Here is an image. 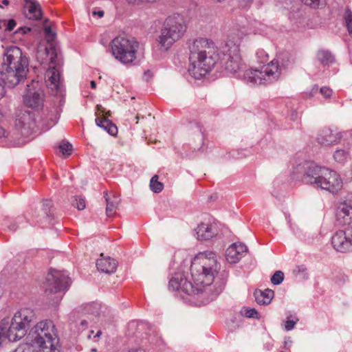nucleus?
Wrapping results in <instances>:
<instances>
[{
	"label": "nucleus",
	"mask_w": 352,
	"mask_h": 352,
	"mask_svg": "<svg viewBox=\"0 0 352 352\" xmlns=\"http://www.w3.org/2000/svg\"><path fill=\"white\" fill-rule=\"evenodd\" d=\"M256 57L257 58L258 62L261 63H264L268 60V54L263 49L257 50V51L256 52Z\"/></svg>",
	"instance_id": "obj_36"
},
{
	"label": "nucleus",
	"mask_w": 352,
	"mask_h": 352,
	"mask_svg": "<svg viewBox=\"0 0 352 352\" xmlns=\"http://www.w3.org/2000/svg\"><path fill=\"white\" fill-rule=\"evenodd\" d=\"M336 219L340 225H350L352 223V206L346 202L340 203L336 209Z\"/></svg>",
	"instance_id": "obj_18"
},
{
	"label": "nucleus",
	"mask_w": 352,
	"mask_h": 352,
	"mask_svg": "<svg viewBox=\"0 0 352 352\" xmlns=\"http://www.w3.org/2000/svg\"><path fill=\"white\" fill-rule=\"evenodd\" d=\"M10 133L1 126H0V139L8 138Z\"/></svg>",
	"instance_id": "obj_47"
},
{
	"label": "nucleus",
	"mask_w": 352,
	"mask_h": 352,
	"mask_svg": "<svg viewBox=\"0 0 352 352\" xmlns=\"http://www.w3.org/2000/svg\"><path fill=\"white\" fill-rule=\"evenodd\" d=\"M71 280L68 274L65 272L51 270L46 278L45 284V294L47 296L54 295L50 297L51 305H54L58 303L62 299L64 293L70 286Z\"/></svg>",
	"instance_id": "obj_11"
},
{
	"label": "nucleus",
	"mask_w": 352,
	"mask_h": 352,
	"mask_svg": "<svg viewBox=\"0 0 352 352\" xmlns=\"http://www.w3.org/2000/svg\"><path fill=\"white\" fill-rule=\"evenodd\" d=\"M54 124H55V122H54L52 124L51 126H52V125H54Z\"/></svg>",
	"instance_id": "obj_59"
},
{
	"label": "nucleus",
	"mask_w": 352,
	"mask_h": 352,
	"mask_svg": "<svg viewBox=\"0 0 352 352\" xmlns=\"http://www.w3.org/2000/svg\"><path fill=\"white\" fill-rule=\"evenodd\" d=\"M245 35V30L232 32L231 37L222 50H219L214 42L206 38H197L189 43V74L195 79L204 78L217 63H219L227 73L236 78H243L245 70L239 49V41Z\"/></svg>",
	"instance_id": "obj_1"
},
{
	"label": "nucleus",
	"mask_w": 352,
	"mask_h": 352,
	"mask_svg": "<svg viewBox=\"0 0 352 352\" xmlns=\"http://www.w3.org/2000/svg\"><path fill=\"white\" fill-rule=\"evenodd\" d=\"M35 318L32 309L24 308L19 310L11 319L6 318L0 322V337H4L10 342L21 339Z\"/></svg>",
	"instance_id": "obj_6"
},
{
	"label": "nucleus",
	"mask_w": 352,
	"mask_h": 352,
	"mask_svg": "<svg viewBox=\"0 0 352 352\" xmlns=\"http://www.w3.org/2000/svg\"><path fill=\"white\" fill-rule=\"evenodd\" d=\"M33 344L39 349V352H60L57 336L47 340H41L40 338L38 341Z\"/></svg>",
	"instance_id": "obj_21"
},
{
	"label": "nucleus",
	"mask_w": 352,
	"mask_h": 352,
	"mask_svg": "<svg viewBox=\"0 0 352 352\" xmlns=\"http://www.w3.org/2000/svg\"><path fill=\"white\" fill-rule=\"evenodd\" d=\"M320 92L324 98H329L332 95V90L327 87H322Z\"/></svg>",
	"instance_id": "obj_41"
},
{
	"label": "nucleus",
	"mask_w": 352,
	"mask_h": 352,
	"mask_svg": "<svg viewBox=\"0 0 352 352\" xmlns=\"http://www.w3.org/2000/svg\"><path fill=\"white\" fill-rule=\"evenodd\" d=\"M217 270L218 264L214 252L200 253L190 266L194 285L187 280L184 273L177 272L170 278L169 288L194 296L197 305H206L214 300L226 285L225 277H218L214 280Z\"/></svg>",
	"instance_id": "obj_2"
},
{
	"label": "nucleus",
	"mask_w": 352,
	"mask_h": 352,
	"mask_svg": "<svg viewBox=\"0 0 352 352\" xmlns=\"http://www.w3.org/2000/svg\"><path fill=\"white\" fill-rule=\"evenodd\" d=\"M104 198L106 200L107 207L106 213L108 217H112L116 212L117 208L120 203V199L118 196L113 193H105Z\"/></svg>",
	"instance_id": "obj_24"
},
{
	"label": "nucleus",
	"mask_w": 352,
	"mask_h": 352,
	"mask_svg": "<svg viewBox=\"0 0 352 352\" xmlns=\"http://www.w3.org/2000/svg\"><path fill=\"white\" fill-rule=\"evenodd\" d=\"M104 11L103 10H94L92 12V15L94 16H97L98 18H102L104 16Z\"/></svg>",
	"instance_id": "obj_48"
},
{
	"label": "nucleus",
	"mask_w": 352,
	"mask_h": 352,
	"mask_svg": "<svg viewBox=\"0 0 352 352\" xmlns=\"http://www.w3.org/2000/svg\"><path fill=\"white\" fill-rule=\"evenodd\" d=\"M289 118L293 121L297 120L298 118V113L295 111H292L289 115Z\"/></svg>",
	"instance_id": "obj_49"
},
{
	"label": "nucleus",
	"mask_w": 352,
	"mask_h": 352,
	"mask_svg": "<svg viewBox=\"0 0 352 352\" xmlns=\"http://www.w3.org/2000/svg\"><path fill=\"white\" fill-rule=\"evenodd\" d=\"M21 220H22V218L19 217V218L14 219V221H12V222H10V224L8 225V229L10 231H13V232L16 230V229L19 227V224L21 223Z\"/></svg>",
	"instance_id": "obj_40"
},
{
	"label": "nucleus",
	"mask_w": 352,
	"mask_h": 352,
	"mask_svg": "<svg viewBox=\"0 0 352 352\" xmlns=\"http://www.w3.org/2000/svg\"><path fill=\"white\" fill-rule=\"evenodd\" d=\"M288 63L274 59L260 69H250L243 74L244 80L252 85H268L277 81L286 69Z\"/></svg>",
	"instance_id": "obj_8"
},
{
	"label": "nucleus",
	"mask_w": 352,
	"mask_h": 352,
	"mask_svg": "<svg viewBox=\"0 0 352 352\" xmlns=\"http://www.w3.org/2000/svg\"><path fill=\"white\" fill-rule=\"evenodd\" d=\"M24 14L29 19H40L42 15L40 5L36 0H25Z\"/></svg>",
	"instance_id": "obj_22"
},
{
	"label": "nucleus",
	"mask_w": 352,
	"mask_h": 352,
	"mask_svg": "<svg viewBox=\"0 0 352 352\" xmlns=\"http://www.w3.org/2000/svg\"><path fill=\"white\" fill-rule=\"evenodd\" d=\"M87 1V3H92L94 1V0H86Z\"/></svg>",
	"instance_id": "obj_57"
},
{
	"label": "nucleus",
	"mask_w": 352,
	"mask_h": 352,
	"mask_svg": "<svg viewBox=\"0 0 352 352\" xmlns=\"http://www.w3.org/2000/svg\"><path fill=\"white\" fill-rule=\"evenodd\" d=\"M32 342H36L41 338V340H47L56 336L54 331V325L52 321H41L38 322L30 331Z\"/></svg>",
	"instance_id": "obj_14"
},
{
	"label": "nucleus",
	"mask_w": 352,
	"mask_h": 352,
	"mask_svg": "<svg viewBox=\"0 0 352 352\" xmlns=\"http://www.w3.org/2000/svg\"><path fill=\"white\" fill-rule=\"evenodd\" d=\"M247 250L244 244L234 243L226 250V258L230 263H236L245 255Z\"/></svg>",
	"instance_id": "obj_17"
},
{
	"label": "nucleus",
	"mask_w": 352,
	"mask_h": 352,
	"mask_svg": "<svg viewBox=\"0 0 352 352\" xmlns=\"http://www.w3.org/2000/svg\"><path fill=\"white\" fill-rule=\"evenodd\" d=\"M195 230L198 240L208 241L218 234V223L214 219H210L200 223Z\"/></svg>",
	"instance_id": "obj_12"
},
{
	"label": "nucleus",
	"mask_w": 352,
	"mask_h": 352,
	"mask_svg": "<svg viewBox=\"0 0 352 352\" xmlns=\"http://www.w3.org/2000/svg\"><path fill=\"white\" fill-rule=\"evenodd\" d=\"M44 32L48 42V45L45 47V54L50 61L49 67L45 72V82L47 86L52 90L61 92L62 82L60 75V63L57 49L52 43L55 35L50 27H45Z\"/></svg>",
	"instance_id": "obj_7"
},
{
	"label": "nucleus",
	"mask_w": 352,
	"mask_h": 352,
	"mask_svg": "<svg viewBox=\"0 0 352 352\" xmlns=\"http://www.w3.org/2000/svg\"><path fill=\"white\" fill-rule=\"evenodd\" d=\"M43 91L40 89L32 91L30 88L24 96V103L32 109H38L43 104Z\"/></svg>",
	"instance_id": "obj_20"
},
{
	"label": "nucleus",
	"mask_w": 352,
	"mask_h": 352,
	"mask_svg": "<svg viewBox=\"0 0 352 352\" xmlns=\"http://www.w3.org/2000/svg\"><path fill=\"white\" fill-rule=\"evenodd\" d=\"M296 179L305 184L336 193L342 187V179L335 170L319 166L314 162L305 161L298 164L293 170Z\"/></svg>",
	"instance_id": "obj_3"
},
{
	"label": "nucleus",
	"mask_w": 352,
	"mask_h": 352,
	"mask_svg": "<svg viewBox=\"0 0 352 352\" xmlns=\"http://www.w3.org/2000/svg\"><path fill=\"white\" fill-rule=\"evenodd\" d=\"M331 243L338 252H346L352 250V241L348 236L346 229L337 231L331 238Z\"/></svg>",
	"instance_id": "obj_16"
},
{
	"label": "nucleus",
	"mask_w": 352,
	"mask_h": 352,
	"mask_svg": "<svg viewBox=\"0 0 352 352\" xmlns=\"http://www.w3.org/2000/svg\"><path fill=\"white\" fill-rule=\"evenodd\" d=\"M32 342H36L41 338V340H47L56 336L54 331V325L52 321H41L38 322L30 331Z\"/></svg>",
	"instance_id": "obj_13"
},
{
	"label": "nucleus",
	"mask_w": 352,
	"mask_h": 352,
	"mask_svg": "<svg viewBox=\"0 0 352 352\" xmlns=\"http://www.w3.org/2000/svg\"><path fill=\"white\" fill-rule=\"evenodd\" d=\"M117 262L111 257H103L96 261V267L98 271L106 274H111L116 272Z\"/></svg>",
	"instance_id": "obj_23"
},
{
	"label": "nucleus",
	"mask_w": 352,
	"mask_h": 352,
	"mask_svg": "<svg viewBox=\"0 0 352 352\" xmlns=\"http://www.w3.org/2000/svg\"><path fill=\"white\" fill-rule=\"evenodd\" d=\"M52 206V201L50 200H45L43 203V208L45 215H48V209Z\"/></svg>",
	"instance_id": "obj_44"
},
{
	"label": "nucleus",
	"mask_w": 352,
	"mask_h": 352,
	"mask_svg": "<svg viewBox=\"0 0 352 352\" xmlns=\"http://www.w3.org/2000/svg\"><path fill=\"white\" fill-rule=\"evenodd\" d=\"M91 87L93 89H95L96 87V83L95 81H91Z\"/></svg>",
	"instance_id": "obj_55"
},
{
	"label": "nucleus",
	"mask_w": 352,
	"mask_h": 352,
	"mask_svg": "<svg viewBox=\"0 0 352 352\" xmlns=\"http://www.w3.org/2000/svg\"><path fill=\"white\" fill-rule=\"evenodd\" d=\"M29 60L16 46L6 47L0 64V78L6 85L14 87L23 80L28 72Z\"/></svg>",
	"instance_id": "obj_4"
},
{
	"label": "nucleus",
	"mask_w": 352,
	"mask_h": 352,
	"mask_svg": "<svg viewBox=\"0 0 352 352\" xmlns=\"http://www.w3.org/2000/svg\"><path fill=\"white\" fill-rule=\"evenodd\" d=\"M318 86H316H316H314V87L312 88V89H311V92L309 94V97H312V96H314L315 95V94H316V93L318 92Z\"/></svg>",
	"instance_id": "obj_51"
},
{
	"label": "nucleus",
	"mask_w": 352,
	"mask_h": 352,
	"mask_svg": "<svg viewBox=\"0 0 352 352\" xmlns=\"http://www.w3.org/2000/svg\"><path fill=\"white\" fill-rule=\"evenodd\" d=\"M296 324V321L287 320L285 324V330L286 331L292 330L294 328Z\"/></svg>",
	"instance_id": "obj_43"
},
{
	"label": "nucleus",
	"mask_w": 352,
	"mask_h": 352,
	"mask_svg": "<svg viewBox=\"0 0 352 352\" xmlns=\"http://www.w3.org/2000/svg\"><path fill=\"white\" fill-rule=\"evenodd\" d=\"M104 119H107V118H104L102 116V118H99L98 117L97 118H96V124L97 126H98L99 127L102 128V129H104V126H105V124H104Z\"/></svg>",
	"instance_id": "obj_45"
},
{
	"label": "nucleus",
	"mask_w": 352,
	"mask_h": 352,
	"mask_svg": "<svg viewBox=\"0 0 352 352\" xmlns=\"http://www.w3.org/2000/svg\"><path fill=\"white\" fill-rule=\"evenodd\" d=\"M6 94V90L4 86L0 82V100L4 97Z\"/></svg>",
	"instance_id": "obj_50"
},
{
	"label": "nucleus",
	"mask_w": 352,
	"mask_h": 352,
	"mask_svg": "<svg viewBox=\"0 0 352 352\" xmlns=\"http://www.w3.org/2000/svg\"><path fill=\"white\" fill-rule=\"evenodd\" d=\"M34 122L31 114L28 111L21 112L15 120V127L21 131L22 135H26L33 129Z\"/></svg>",
	"instance_id": "obj_19"
},
{
	"label": "nucleus",
	"mask_w": 352,
	"mask_h": 352,
	"mask_svg": "<svg viewBox=\"0 0 352 352\" xmlns=\"http://www.w3.org/2000/svg\"><path fill=\"white\" fill-rule=\"evenodd\" d=\"M241 313L243 316L247 317V318H258V311L254 309V308H250V307H243Z\"/></svg>",
	"instance_id": "obj_32"
},
{
	"label": "nucleus",
	"mask_w": 352,
	"mask_h": 352,
	"mask_svg": "<svg viewBox=\"0 0 352 352\" xmlns=\"http://www.w3.org/2000/svg\"><path fill=\"white\" fill-rule=\"evenodd\" d=\"M162 183L158 182V176L154 175L150 181V188L155 193L160 192L163 190Z\"/></svg>",
	"instance_id": "obj_29"
},
{
	"label": "nucleus",
	"mask_w": 352,
	"mask_h": 352,
	"mask_svg": "<svg viewBox=\"0 0 352 352\" xmlns=\"http://www.w3.org/2000/svg\"><path fill=\"white\" fill-rule=\"evenodd\" d=\"M186 31V25L183 19L179 16H173L167 18L157 38L160 50L167 51L177 41H179Z\"/></svg>",
	"instance_id": "obj_9"
},
{
	"label": "nucleus",
	"mask_w": 352,
	"mask_h": 352,
	"mask_svg": "<svg viewBox=\"0 0 352 352\" xmlns=\"http://www.w3.org/2000/svg\"><path fill=\"white\" fill-rule=\"evenodd\" d=\"M304 3L313 8H318L320 6H323L326 3V0H302Z\"/></svg>",
	"instance_id": "obj_34"
},
{
	"label": "nucleus",
	"mask_w": 352,
	"mask_h": 352,
	"mask_svg": "<svg viewBox=\"0 0 352 352\" xmlns=\"http://www.w3.org/2000/svg\"><path fill=\"white\" fill-rule=\"evenodd\" d=\"M103 113H104L103 107L100 105H97L96 106V113L98 114V116H99L100 115V113L103 114Z\"/></svg>",
	"instance_id": "obj_52"
},
{
	"label": "nucleus",
	"mask_w": 352,
	"mask_h": 352,
	"mask_svg": "<svg viewBox=\"0 0 352 352\" xmlns=\"http://www.w3.org/2000/svg\"><path fill=\"white\" fill-rule=\"evenodd\" d=\"M239 1L241 2L243 6H246L248 3L253 1V0H239Z\"/></svg>",
	"instance_id": "obj_53"
},
{
	"label": "nucleus",
	"mask_w": 352,
	"mask_h": 352,
	"mask_svg": "<svg viewBox=\"0 0 352 352\" xmlns=\"http://www.w3.org/2000/svg\"><path fill=\"white\" fill-rule=\"evenodd\" d=\"M284 279V274L281 271H276L271 278V281L274 285L280 284Z\"/></svg>",
	"instance_id": "obj_37"
},
{
	"label": "nucleus",
	"mask_w": 352,
	"mask_h": 352,
	"mask_svg": "<svg viewBox=\"0 0 352 352\" xmlns=\"http://www.w3.org/2000/svg\"><path fill=\"white\" fill-rule=\"evenodd\" d=\"M190 129L192 131H193V132L195 133H196L199 138H200L201 139L203 138L202 129L198 123H197V122L191 123L190 125Z\"/></svg>",
	"instance_id": "obj_38"
},
{
	"label": "nucleus",
	"mask_w": 352,
	"mask_h": 352,
	"mask_svg": "<svg viewBox=\"0 0 352 352\" xmlns=\"http://www.w3.org/2000/svg\"><path fill=\"white\" fill-rule=\"evenodd\" d=\"M16 22L14 19H10L9 21L0 20V29L2 28H5V30L8 32H11L14 30L16 26Z\"/></svg>",
	"instance_id": "obj_33"
},
{
	"label": "nucleus",
	"mask_w": 352,
	"mask_h": 352,
	"mask_svg": "<svg viewBox=\"0 0 352 352\" xmlns=\"http://www.w3.org/2000/svg\"><path fill=\"white\" fill-rule=\"evenodd\" d=\"M343 137V132L336 128L326 127L322 129L318 133L317 142L324 146L336 144Z\"/></svg>",
	"instance_id": "obj_15"
},
{
	"label": "nucleus",
	"mask_w": 352,
	"mask_h": 352,
	"mask_svg": "<svg viewBox=\"0 0 352 352\" xmlns=\"http://www.w3.org/2000/svg\"><path fill=\"white\" fill-rule=\"evenodd\" d=\"M104 124L106 125L103 129L109 134L114 136L118 133V128L111 121L108 119H104Z\"/></svg>",
	"instance_id": "obj_31"
},
{
	"label": "nucleus",
	"mask_w": 352,
	"mask_h": 352,
	"mask_svg": "<svg viewBox=\"0 0 352 352\" xmlns=\"http://www.w3.org/2000/svg\"><path fill=\"white\" fill-rule=\"evenodd\" d=\"M135 119L138 120V119H139V116H137L135 117Z\"/></svg>",
	"instance_id": "obj_58"
},
{
	"label": "nucleus",
	"mask_w": 352,
	"mask_h": 352,
	"mask_svg": "<svg viewBox=\"0 0 352 352\" xmlns=\"http://www.w3.org/2000/svg\"><path fill=\"white\" fill-rule=\"evenodd\" d=\"M349 157V152L343 149H338L334 152L333 158L338 163L344 164Z\"/></svg>",
	"instance_id": "obj_28"
},
{
	"label": "nucleus",
	"mask_w": 352,
	"mask_h": 352,
	"mask_svg": "<svg viewBox=\"0 0 352 352\" xmlns=\"http://www.w3.org/2000/svg\"><path fill=\"white\" fill-rule=\"evenodd\" d=\"M292 340L290 337L285 338L284 341V348L285 349L289 350L292 345Z\"/></svg>",
	"instance_id": "obj_46"
},
{
	"label": "nucleus",
	"mask_w": 352,
	"mask_h": 352,
	"mask_svg": "<svg viewBox=\"0 0 352 352\" xmlns=\"http://www.w3.org/2000/svg\"><path fill=\"white\" fill-rule=\"evenodd\" d=\"M254 296L258 304L268 305L274 298V292L273 290L270 289H266L263 291L256 290L254 293Z\"/></svg>",
	"instance_id": "obj_25"
},
{
	"label": "nucleus",
	"mask_w": 352,
	"mask_h": 352,
	"mask_svg": "<svg viewBox=\"0 0 352 352\" xmlns=\"http://www.w3.org/2000/svg\"><path fill=\"white\" fill-rule=\"evenodd\" d=\"M59 148L63 155L68 156L72 153V145L67 142H63L60 144Z\"/></svg>",
	"instance_id": "obj_35"
},
{
	"label": "nucleus",
	"mask_w": 352,
	"mask_h": 352,
	"mask_svg": "<svg viewBox=\"0 0 352 352\" xmlns=\"http://www.w3.org/2000/svg\"><path fill=\"white\" fill-rule=\"evenodd\" d=\"M129 352H145V351L142 349H132L129 351Z\"/></svg>",
	"instance_id": "obj_54"
},
{
	"label": "nucleus",
	"mask_w": 352,
	"mask_h": 352,
	"mask_svg": "<svg viewBox=\"0 0 352 352\" xmlns=\"http://www.w3.org/2000/svg\"><path fill=\"white\" fill-rule=\"evenodd\" d=\"M316 58L323 65H329L334 61L333 56L328 50H319L317 52Z\"/></svg>",
	"instance_id": "obj_27"
},
{
	"label": "nucleus",
	"mask_w": 352,
	"mask_h": 352,
	"mask_svg": "<svg viewBox=\"0 0 352 352\" xmlns=\"http://www.w3.org/2000/svg\"><path fill=\"white\" fill-rule=\"evenodd\" d=\"M126 1L129 4H131V5L142 6V5H145L146 3H155V2L157 1L158 0H126Z\"/></svg>",
	"instance_id": "obj_39"
},
{
	"label": "nucleus",
	"mask_w": 352,
	"mask_h": 352,
	"mask_svg": "<svg viewBox=\"0 0 352 352\" xmlns=\"http://www.w3.org/2000/svg\"><path fill=\"white\" fill-rule=\"evenodd\" d=\"M250 28L252 33L261 35H267L271 30L270 27L260 21H254Z\"/></svg>",
	"instance_id": "obj_26"
},
{
	"label": "nucleus",
	"mask_w": 352,
	"mask_h": 352,
	"mask_svg": "<svg viewBox=\"0 0 352 352\" xmlns=\"http://www.w3.org/2000/svg\"><path fill=\"white\" fill-rule=\"evenodd\" d=\"M76 206L78 210H83L85 208V201L82 198L76 199Z\"/></svg>",
	"instance_id": "obj_42"
},
{
	"label": "nucleus",
	"mask_w": 352,
	"mask_h": 352,
	"mask_svg": "<svg viewBox=\"0 0 352 352\" xmlns=\"http://www.w3.org/2000/svg\"><path fill=\"white\" fill-rule=\"evenodd\" d=\"M112 55L123 64L132 63L136 58L139 43L133 37L119 36L110 43Z\"/></svg>",
	"instance_id": "obj_10"
},
{
	"label": "nucleus",
	"mask_w": 352,
	"mask_h": 352,
	"mask_svg": "<svg viewBox=\"0 0 352 352\" xmlns=\"http://www.w3.org/2000/svg\"><path fill=\"white\" fill-rule=\"evenodd\" d=\"M344 23L345 26L350 34L352 35V12L349 9H346L344 15Z\"/></svg>",
	"instance_id": "obj_30"
},
{
	"label": "nucleus",
	"mask_w": 352,
	"mask_h": 352,
	"mask_svg": "<svg viewBox=\"0 0 352 352\" xmlns=\"http://www.w3.org/2000/svg\"><path fill=\"white\" fill-rule=\"evenodd\" d=\"M2 4H3L5 6H8L9 4V1L8 0H3Z\"/></svg>",
	"instance_id": "obj_56"
},
{
	"label": "nucleus",
	"mask_w": 352,
	"mask_h": 352,
	"mask_svg": "<svg viewBox=\"0 0 352 352\" xmlns=\"http://www.w3.org/2000/svg\"><path fill=\"white\" fill-rule=\"evenodd\" d=\"M99 313L100 306L96 302L87 304L73 311L69 316V325L71 331L75 335L92 340L95 342H98L102 335V331L98 330L92 336L94 333L92 328L97 322Z\"/></svg>",
	"instance_id": "obj_5"
}]
</instances>
